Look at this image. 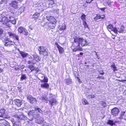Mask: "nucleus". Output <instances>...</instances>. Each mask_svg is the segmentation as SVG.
Returning a JSON list of instances; mask_svg holds the SVG:
<instances>
[{
    "instance_id": "obj_30",
    "label": "nucleus",
    "mask_w": 126,
    "mask_h": 126,
    "mask_svg": "<svg viewBox=\"0 0 126 126\" xmlns=\"http://www.w3.org/2000/svg\"><path fill=\"white\" fill-rule=\"evenodd\" d=\"M113 28V25H109L108 26L107 28L109 31H112Z\"/></svg>"
},
{
    "instance_id": "obj_39",
    "label": "nucleus",
    "mask_w": 126,
    "mask_h": 126,
    "mask_svg": "<svg viewBox=\"0 0 126 126\" xmlns=\"http://www.w3.org/2000/svg\"><path fill=\"white\" fill-rule=\"evenodd\" d=\"M125 111L122 112L121 113V115L119 117V118L120 119L123 118V116L124 115Z\"/></svg>"
},
{
    "instance_id": "obj_38",
    "label": "nucleus",
    "mask_w": 126,
    "mask_h": 126,
    "mask_svg": "<svg viewBox=\"0 0 126 126\" xmlns=\"http://www.w3.org/2000/svg\"><path fill=\"white\" fill-rule=\"evenodd\" d=\"M112 31H113L115 33H117L118 30L116 27H114V28H113Z\"/></svg>"
},
{
    "instance_id": "obj_63",
    "label": "nucleus",
    "mask_w": 126,
    "mask_h": 126,
    "mask_svg": "<svg viewBox=\"0 0 126 126\" xmlns=\"http://www.w3.org/2000/svg\"><path fill=\"white\" fill-rule=\"evenodd\" d=\"M21 68H24V66L23 65H22L21 67Z\"/></svg>"
},
{
    "instance_id": "obj_23",
    "label": "nucleus",
    "mask_w": 126,
    "mask_h": 126,
    "mask_svg": "<svg viewBox=\"0 0 126 126\" xmlns=\"http://www.w3.org/2000/svg\"><path fill=\"white\" fill-rule=\"evenodd\" d=\"M39 16V13H35L32 16V18L35 19H36L38 18V17Z\"/></svg>"
},
{
    "instance_id": "obj_32",
    "label": "nucleus",
    "mask_w": 126,
    "mask_h": 126,
    "mask_svg": "<svg viewBox=\"0 0 126 126\" xmlns=\"http://www.w3.org/2000/svg\"><path fill=\"white\" fill-rule=\"evenodd\" d=\"M65 82L67 84H69L71 82V81L70 79H68L65 80Z\"/></svg>"
},
{
    "instance_id": "obj_46",
    "label": "nucleus",
    "mask_w": 126,
    "mask_h": 126,
    "mask_svg": "<svg viewBox=\"0 0 126 126\" xmlns=\"http://www.w3.org/2000/svg\"><path fill=\"white\" fill-rule=\"evenodd\" d=\"M38 4H36L35 3H33V6L34 7H36L37 6H38V5H37Z\"/></svg>"
},
{
    "instance_id": "obj_14",
    "label": "nucleus",
    "mask_w": 126,
    "mask_h": 126,
    "mask_svg": "<svg viewBox=\"0 0 126 126\" xmlns=\"http://www.w3.org/2000/svg\"><path fill=\"white\" fill-rule=\"evenodd\" d=\"M49 99V102L51 107L53 105H56L57 101L56 99L53 98L51 99H50V98Z\"/></svg>"
},
{
    "instance_id": "obj_7",
    "label": "nucleus",
    "mask_w": 126,
    "mask_h": 126,
    "mask_svg": "<svg viewBox=\"0 0 126 126\" xmlns=\"http://www.w3.org/2000/svg\"><path fill=\"white\" fill-rule=\"evenodd\" d=\"M8 34L10 37L12 38H15L17 41V42L18 43H19V38L18 35L11 32H9Z\"/></svg>"
},
{
    "instance_id": "obj_4",
    "label": "nucleus",
    "mask_w": 126,
    "mask_h": 126,
    "mask_svg": "<svg viewBox=\"0 0 126 126\" xmlns=\"http://www.w3.org/2000/svg\"><path fill=\"white\" fill-rule=\"evenodd\" d=\"M39 51L40 54H42L44 56L47 55L48 54V49L43 46L39 47Z\"/></svg>"
},
{
    "instance_id": "obj_11",
    "label": "nucleus",
    "mask_w": 126,
    "mask_h": 126,
    "mask_svg": "<svg viewBox=\"0 0 126 126\" xmlns=\"http://www.w3.org/2000/svg\"><path fill=\"white\" fill-rule=\"evenodd\" d=\"M41 82H47L48 79L47 78H46L43 75L41 74L40 75V79H39Z\"/></svg>"
},
{
    "instance_id": "obj_58",
    "label": "nucleus",
    "mask_w": 126,
    "mask_h": 126,
    "mask_svg": "<svg viewBox=\"0 0 126 126\" xmlns=\"http://www.w3.org/2000/svg\"><path fill=\"white\" fill-rule=\"evenodd\" d=\"M17 88L18 89L21 90V87H18Z\"/></svg>"
},
{
    "instance_id": "obj_57",
    "label": "nucleus",
    "mask_w": 126,
    "mask_h": 126,
    "mask_svg": "<svg viewBox=\"0 0 126 126\" xmlns=\"http://www.w3.org/2000/svg\"><path fill=\"white\" fill-rule=\"evenodd\" d=\"M3 71V69L0 68V72L1 73V72H2Z\"/></svg>"
},
{
    "instance_id": "obj_61",
    "label": "nucleus",
    "mask_w": 126,
    "mask_h": 126,
    "mask_svg": "<svg viewBox=\"0 0 126 126\" xmlns=\"http://www.w3.org/2000/svg\"><path fill=\"white\" fill-rule=\"evenodd\" d=\"M29 28L31 29V30H32V28H31V26H30L29 27Z\"/></svg>"
},
{
    "instance_id": "obj_37",
    "label": "nucleus",
    "mask_w": 126,
    "mask_h": 126,
    "mask_svg": "<svg viewBox=\"0 0 126 126\" xmlns=\"http://www.w3.org/2000/svg\"><path fill=\"white\" fill-rule=\"evenodd\" d=\"M81 18L83 20V21L84 20H85L86 15H85L84 14H83L81 16Z\"/></svg>"
},
{
    "instance_id": "obj_59",
    "label": "nucleus",
    "mask_w": 126,
    "mask_h": 126,
    "mask_svg": "<svg viewBox=\"0 0 126 126\" xmlns=\"http://www.w3.org/2000/svg\"><path fill=\"white\" fill-rule=\"evenodd\" d=\"M91 97H92V98H94V95H92Z\"/></svg>"
},
{
    "instance_id": "obj_24",
    "label": "nucleus",
    "mask_w": 126,
    "mask_h": 126,
    "mask_svg": "<svg viewBox=\"0 0 126 126\" xmlns=\"http://www.w3.org/2000/svg\"><path fill=\"white\" fill-rule=\"evenodd\" d=\"M40 99L42 101L44 102L47 101V98L46 97V96L45 95H44L42 97H41L40 98Z\"/></svg>"
},
{
    "instance_id": "obj_5",
    "label": "nucleus",
    "mask_w": 126,
    "mask_h": 126,
    "mask_svg": "<svg viewBox=\"0 0 126 126\" xmlns=\"http://www.w3.org/2000/svg\"><path fill=\"white\" fill-rule=\"evenodd\" d=\"M18 31L20 33H22L25 35L27 36L28 34V32L27 30L23 27L21 26L19 27Z\"/></svg>"
},
{
    "instance_id": "obj_29",
    "label": "nucleus",
    "mask_w": 126,
    "mask_h": 126,
    "mask_svg": "<svg viewBox=\"0 0 126 126\" xmlns=\"http://www.w3.org/2000/svg\"><path fill=\"white\" fill-rule=\"evenodd\" d=\"M5 110L4 109H1L0 111V113L2 114L4 116H5Z\"/></svg>"
},
{
    "instance_id": "obj_54",
    "label": "nucleus",
    "mask_w": 126,
    "mask_h": 126,
    "mask_svg": "<svg viewBox=\"0 0 126 126\" xmlns=\"http://www.w3.org/2000/svg\"><path fill=\"white\" fill-rule=\"evenodd\" d=\"M92 97V95H88L87 96V98H92V97Z\"/></svg>"
},
{
    "instance_id": "obj_35",
    "label": "nucleus",
    "mask_w": 126,
    "mask_h": 126,
    "mask_svg": "<svg viewBox=\"0 0 126 126\" xmlns=\"http://www.w3.org/2000/svg\"><path fill=\"white\" fill-rule=\"evenodd\" d=\"M48 96V97L47 98V99L48 101L49 100V98H50V99H51L53 98V95L52 94H50Z\"/></svg>"
},
{
    "instance_id": "obj_3",
    "label": "nucleus",
    "mask_w": 126,
    "mask_h": 126,
    "mask_svg": "<svg viewBox=\"0 0 126 126\" xmlns=\"http://www.w3.org/2000/svg\"><path fill=\"white\" fill-rule=\"evenodd\" d=\"M55 4L54 1L53 0H48L45 1L43 3V5L45 6L46 8L52 7L54 6L53 5Z\"/></svg>"
},
{
    "instance_id": "obj_15",
    "label": "nucleus",
    "mask_w": 126,
    "mask_h": 126,
    "mask_svg": "<svg viewBox=\"0 0 126 126\" xmlns=\"http://www.w3.org/2000/svg\"><path fill=\"white\" fill-rule=\"evenodd\" d=\"M46 18L47 20L50 21V22H55V19L52 16H48L46 17Z\"/></svg>"
},
{
    "instance_id": "obj_25",
    "label": "nucleus",
    "mask_w": 126,
    "mask_h": 126,
    "mask_svg": "<svg viewBox=\"0 0 126 126\" xmlns=\"http://www.w3.org/2000/svg\"><path fill=\"white\" fill-rule=\"evenodd\" d=\"M34 59L33 60H35L36 62L39 61L40 60V58L39 57L35 55L33 56Z\"/></svg>"
},
{
    "instance_id": "obj_18",
    "label": "nucleus",
    "mask_w": 126,
    "mask_h": 126,
    "mask_svg": "<svg viewBox=\"0 0 126 126\" xmlns=\"http://www.w3.org/2000/svg\"><path fill=\"white\" fill-rule=\"evenodd\" d=\"M9 17L10 19L9 20V21L11 23V25L12 23L15 24L16 22V20L15 19L14 17L12 16H9Z\"/></svg>"
},
{
    "instance_id": "obj_51",
    "label": "nucleus",
    "mask_w": 126,
    "mask_h": 126,
    "mask_svg": "<svg viewBox=\"0 0 126 126\" xmlns=\"http://www.w3.org/2000/svg\"><path fill=\"white\" fill-rule=\"evenodd\" d=\"M0 117H3L4 118H7V116H4L2 114H1L0 115Z\"/></svg>"
},
{
    "instance_id": "obj_20",
    "label": "nucleus",
    "mask_w": 126,
    "mask_h": 126,
    "mask_svg": "<svg viewBox=\"0 0 126 126\" xmlns=\"http://www.w3.org/2000/svg\"><path fill=\"white\" fill-rule=\"evenodd\" d=\"M117 123L116 121L114 122L113 121L109 120L107 122V124L110 125L111 126L115 125V123Z\"/></svg>"
},
{
    "instance_id": "obj_26",
    "label": "nucleus",
    "mask_w": 126,
    "mask_h": 126,
    "mask_svg": "<svg viewBox=\"0 0 126 126\" xmlns=\"http://www.w3.org/2000/svg\"><path fill=\"white\" fill-rule=\"evenodd\" d=\"M111 67L113 68V69L114 72H115L117 70V69H116L117 67L115 66L114 63H113L112 64V65L111 66Z\"/></svg>"
},
{
    "instance_id": "obj_13",
    "label": "nucleus",
    "mask_w": 126,
    "mask_h": 126,
    "mask_svg": "<svg viewBox=\"0 0 126 126\" xmlns=\"http://www.w3.org/2000/svg\"><path fill=\"white\" fill-rule=\"evenodd\" d=\"M14 102L15 104L17 106L19 107L22 104V102L20 100L18 99H16L14 100Z\"/></svg>"
},
{
    "instance_id": "obj_49",
    "label": "nucleus",
    "mask_w": 126,
    "mask_h": 126,
    "mask_svg": "<svg viewBox=\"0 0 126 126\" xmlns=\"http://www.w3.org/2000/svg\"><path fill=\"white\" fill-rule=\"evenodd\" d=\"M65 28L66 26L65 25H64V26H63L61 28V29H62V30H64L65 29Z\"/></svg>"
},
{
    "instance_id": "obj_53",
    "label": "nucleus",
    "mask_w": 126,
    "mask_h": 126,
    "mask_svg": "<svg viewBox=\"0 0 126 126\" xmlns=\"http://www.w3.org/2000/svg\"><path fill=\"white\" fill-rule=\"evenodd\" d=\"M77 50V48H75L74 49H72V51L73 52H76Z\"/></svg>"
},
{
    "instance_id": "obj_10",
    "label": "nucleus",
    "mask_w": 126,
    "mask_h": 126,
    "mask_svg": "<svg viewBox=\"0 0 126 126\" xmlns=\"http://www.w3.org/2000/svg\"><path fill=\"white\" fill-rule=\"evenodd\" d=\"M55 45L58 48L60 53L61 54L63 53L64 51L63 48L60 46L57 43H55Z\"/></svg>"
},
{
    "instance_id": "obj_64",
    "label": "nucleus",
    "mask_w": 126,
    "mask_h": 126,
    "mask_svg": "<svg viewBox=\"0 0 126 126\" xmlns=\"http://www.w3.org/2000/svg\"><path fill=\"white\" fill-rule=\"evenodd\" d=\"M42 122H38V124H40V123H41Z\"/></svg>"
},
{
    "instance_id": "obj_47",
    "label": "nucleus",
    "mask_w": 126,
    "mask_h": 126,
    "mask_svg": "<svg viewBox=\"0 0 126 126\" xmlns=\"http://www.w3.org/2000/svg\"><path fill=\"white\" fill-rule=\"evenodd\" d=\"M59 10L58 9H57L54 10L53 11L56 12V13H58Z\"/></svg>"
},
{
    "instance_id": "obj_45",
    "label": "nucleus",
    "mask_w": 126,
    "mask_h": 126,
    "mask_svg": "<svg viewBox=\"0 0 126 126\" xmlns=\"http://www.w3.org/2000/svg\"><path fill=\"white\" fill-rule=\"evenodd\" d=\"M79 46V47H77V50H79L80 51H82V49Z\"/></svg>"
},
{
    "instance_id": "obj_16",
    "label": "nucleus",
    "mask_w": 126,
    "mask_h": 126,
    "mask_svg": "<svg viewBox=\"0 0 126 126\" xmlns=\"http://www.w3.org/2000/svg\"><path fill=\"white\" fill-rule=\"evenodd\" d=\"M35 111L34 113H33V114H32V116H34L33 115H38V112L40 113H41L42 112V110L38 108L36 109L35 110Z\"/></svg>"
},
{
    "instance_id": "obj_55",
    "label": "nucleus",
    "mask_w": 126,
    "mask_h": 126,
    "mask_svg": "<svg viewBox=\"0 0 126 126\" xmlns=\"http://www.w3.org/2000/svg\"><path fill=\"white\" fill-rule=\"evenodd\" d=\"M100 73L102 75H103L104 74V73L103 72V71H101L100 72Z\"/></svg>"
},
{
    "instance_id": "obj_48",
    "label": "nucleus",
    "mask_w": 126,
    "mask_h": 126,
    "mask_svg": "<svg viewBox=\"0 0 126 126\" xmlns=\"http://www.w3.org/2000/svg\"><path fill=\"white\" fill-rule=\"evenodd\" d=\"M3 30L2 29L0 28V35L3 32Z\"/></svg>"
},
{
    "instance_id": "obj_36",
    "label": "nucleus",
    "mask_w": 126,
    "mask_h": 126,
    "mask_svg": "<svg viewBox=\"0 0 126 126\" xmlns=\"http://www.w3.org/2000/svg\"><path fill=\"white\" fill-rule=\"evenodd\" d=\"M4 125L5 126H11L10 124L7 121L5 120Z\"/></svg>"
},
{
    "instance_id": "obj_27",
    "label": "nucleus",
    "mask_w": 126,
    "mask_h": 126,
    "mask_svg": "<svg viewBox=\"0 0 126 126\" xmlns=\"http://www.w3.org/2000/svg\"><path fill=\"white\" fill-rule=\"evenodd\" d=\"M5 121V120L4 119L0 120V126H4Z\"/></svg>"
},
{
    "instance_id": "obj_41",
    "label": "nucleus",
    "mask_w": 126,
    "mask_h": 126,
    "mask_svg": "<svg viewBox=\"0 0 126 126\" xmlns=\"http://www.w3.org/2000/svg\"><path fill=\"white\" fill-rule=\"evenodd\" d=\"M83 24L84 25V27H88V25L86 22L85 21L83 20Z\"/></svg>"
},
{
    "instance_id": "obj_34",
    "label": "nucleus",
    "mask_w": 126,
    "mask_h": 126,
    "mask_svg": "<svg viewBox=\"0 0 126 126\" xmlns=\"http://www.w3.org/2000/svg\"><path fill=\"white\" fill-rule=\"evenodd\" d=\"M82 103L84 105L88 104V103L87 101L85 99H83L82 100Z\"/></svg>"
},
{
    "instance_id": "obj_8",
    "label": "nucleus",
    "mask_w": 126,
    "mask_h": 126,
    "mask_svg": "<svg viewBox=\"0 0 126 126\" xmlns=\"http://www.w3.org/2000/svg\"><path fill=\"white\" fill-rule=\"evenodd\" d=\"M119 111V110L118 108H115L111 110V113L112 115L115 116L118 114Z\"/></svg>"
},
{
    "instance_id": "obj_40",
    "label": "nucleus",
    "mask_w": 126,
    "mask_h": 126,
    "mask_svg": "<svg viewBox=\"0 0 126 126\" xmlns=\"http://www.w3.org/2000/svg\"><path fill=\"white\" fill-rule=\"evenodd\" d=\"M35 110H32V111H30L29 113L28 114L29 115H32V114H33L34 111H35Z\"/></svg>"
},
{
    "instance_id": "obj_33",
    "label": "nucleus",
    "mask_w": 126,
    "mask_h": 126,
    "mask_svg": "<svg viewBox=\"0 0 126 126\" xmlns=\"http://www.w3.org/2000/svg\"><path fill=\"white\" fill-rule=\"evenodd\" d=\"M47 22H46L45 20H43L42 21L41 25L42 26H44L47 23Z\"/></svg>"
},
{
    "instance_id": "obj_42",
    "label": "nucleus",
    "mask_w": 126,
    "mask_h": 126,
    "mask_svg": "<svg viewBox=\"0 0 126 126\" xmlns=\"http://www.w3.org/2000/svg\"><path fill=\"white\" fill-rule=\"evenodd\" d=\"M101 16L99 15H97L95 17L94 19H98L100 18Z\"/></svg>"
},
{
    "instance_id": "obj_1",
    "label": "nucleus",
    "mask_w": 126,
    "mask_h": 126,
    "mask_svg": "<svg viewBox=\"0 0 126 126\" xmlns=\"http://www.w3.org/2000/svg\"><path fill=\"white\" fill-rule=\"evenodd\" d=\"M74 43L77 44L76 46L78 47L80 44L82 46H84L88 45L86 40L81 37H76L74 38Z\"/></svg>"
},
{
    "instance_id": "obj_43",
    "label": "nucleus",
    "mask_w": 126,
    "mask_h": 126,
    "mask_svg": "<svg viewBox=\"0 0 126 126\" xmlns=\"http://www.w3.org/2000/svg\"><path fill=\"white\" fill-rule=\"evenodd\" d=\"M7 0H2L0 2V3H6L7 1Z\"/></svg>"
},
{
    "instance_id": "obj_28",
    "label": "nucleus",
    "mask_w": 126,
    "mask_h": 126,
    "mask_svg": "<svg viewBox=\"0 0 126 126\" xmlns=\"http://www.w3.org/2000/svg\"><path fill=\"white\" fill-rule=\"evenodd\" d=\"M28 67L32 71L34 70L35 69V68L32 65H29L28 66Z\"/></svg>"
},
{
    "instance_id": "obj_19",
    "label": "nucleus",
    "mask_w": 126,
    "mask_h": 126,
    "mask_svg": "<svg viewBox=\"0 0 126 126\" xmlns=\"http://www.w3.org/2000/svg\"><path fill=\"white\" fill-rule=\"evenodd\" d=\"M48 26L51 29L54 28L56 26L55 22H50L48 24Z\"/></svg>"
},
{
    "instance_id": "obj_52",
    "label": "nucleus",
    "mask_w": 126,
    "mask_h": 126,
    "mask_svg": "<svg viewBox=\"0 0 126 126\" xmlns=\"http://www.w3.org/2000/svg\"><path fill=\"white\" fill-rule=\"evenodd\" d=\"M105 9H106V8L105 7L99 8V9L103 11H104V10H105Z\"/></svg>"
},
{
    "instance_id": "obj_31",
    "label": "nucleus",
    "mask_w": 126,
    "mask_h": 126,
    "mask_svg": "<svg viewBox=\"0 0 126 126\" xmlns=\"http://www.w3.org/2000/svg\"><path fill=\"white\" fill-rule=\"evenodd\" d=\"M26 79V77L25 75L23 74L22 75L21 77L20 78L21 80H25Z\"/></svg>"
},
{
    "instance_id": "obj_12",
    "label": "nucleus",
    "mask_w": 126,
    "mask_h": 126,
    "mask_svg": "<svg viewBox=\"0 0 126 126\" xmlns=\"http://www.w3.org/2000/svg\"><path fill=\"white\" fill-rule=\"evenodd\" d=\"M10 6L15 9H18V2L16 1H13L10 4Z\"/></svg>"
},
{
    "instance_id": "obj_56",
    "label": "nucleus",
    "mask_w": 126,
    "mask_h": 126,
    "mask_svg": "<svg viewBox=\"0 0 126 126\" xmlns=\"http://www.w3.org/2000/svg\"><path fill=\"white\" fill-rule=\"evenodd\" d=\"M105 17L104 15H103L102 16H101L100 18H103Z\"/></svg>"
},
{
    "instance_id": "obj_60",
    "label": "nucleus",
    "mask_w": 126,
    "mask_h": 126,
    "mask_svg": "<svg viewBox=\"0 0 126 126\" xmlns=\"http://www.w3.org/2000/svg\"><path fill=\"white\" fill-rule=\"evenodd\" d=\"M83 53H82V52H80V55H83Z\"/></svg>"
},
{
    "instance_id": "obj_21",
    "label": "nucleus",
    "mask_w": 126,
    "mask_h": 126,
    "mask_svg": "<svg viewBox=\"0 0 126 126\" xmlns=\"http://www.w3.org/2000/svg\"><path fill=\"white\" fill-rule=\"evenodd\" d=\"M20 54L23 58L26 57L27 56H28L29 55L28 54L22 51H20Z\"/></svg>"
},
{
    "instance_id": "obj_6",
    "label": "nucleus",
    "mask_w": 126,
    "mask_h": 126,
    "mask_svg": "<svg viewBox=\"0 0 126 126\" xmlns=\"http://www.w3.org/2000/svg\"><path fill=\"white\" fill-rule=\"evenodd\" d=\"M27 98L30 102L32 104L35 103H36V100L31 95H27Z\"/></svg>"
},
{
    "instance_id": "obj_2",
    "label": "nucleus",
    "mask_w": 126,
    "mask_h": 126,
    "mask_svg": "<svg viewBox=\"0 0 126 126\" xmlns=\"http://www.w3.org/2000/svg\"><path fill=\"white\" fill-rule=\"evenodd\" d=\"M0 21L5 28H8L11 26V23L9 21L8 18L4 16H1L0 17Z\"/></svg>"
},
{
    "instance_id": "obj_62",
    "label": "nucleus",
    "mask_w": 126,
    "mask_h": 126,
    "mask_svg": "<svg viewBox=\"0 0 126 126\" xmlns=\"http://www.w3.org/2000/svg\"><path fill=\"white\" fill-rule=\"evenodd\" d=\"M31 63V61H28V63L29 64V63Z\"/></svg>"
},
{
    "instance_id": "obj_50",
    "label": "nucleus",
    "mask_w": 126,
    "mask_h": 126,
    "mask_svg": "<svg viewBox=\"0 0 126 126\" xmlns=\"http://www.w3.org/2000/svg\"><path fill=\"white\" fill-rule=\"evenodd\" d=\"M119 81L122 82H124V81H126V80H119Z\"/></svg>"
},
{
    "instance_id": "obj_17",
    "label": "nucleus",
    "mask_w": 126,
    "mask_h": 126,
    "mask_svg": "<svg viewBox=\"0 0 126 126\" xmlns=\"http://www.w3.org/2000/svg\"><path fill=\"white\" fill-rule=\"evenodd\" d=\"M14 42L12 41H6L5 44L4 45L6 46H10L11 45H14Z\"/></svg>"
},
{
    "instance_id": "obj_22",
    "label": "nucleus",
    "mask_w": 126,
    "mask_h": 126,
    "mask_svg": "<svg viewBox=\"0 0 126 126\" xmlns=\"http://www.w3.org/2000/svg\"><path fill=\"white\" fill-rule=\"evenodd\" d=\"M124 29V27L123 26H121L120 27L118 28V32L119 33H122L123 32Z\"/></svg>"
},
{
    "instance_id": "obj_9",
    "label": "nucleus",
    "mask_w": 126,
    "mask_h": 126,
    "mask_svg": "<svg viewBox=\"0 0 126 126\" xmlns=\"http://www.w3.org/2000/svg\"><path fill=\"white\" fill-rule=\"evenodd\" d=\"M47 82H42V83L40 85L41 87L42 88H44L46 89L49 88V85L47 83Z\"/></svg>"
},
{
    "instance_id": "obj_44",
    "label": "nucleus",
    "mask_w": 126,
    "mask_h": 126,
    "mask_svg": "<svg viewBox=\"0 0 126 126\" xmlns=\"http://www.w3.org/2000/svg\"><path fill=\"white\" fill-rule=\"evenodd\" d=\"M93 0H86V2L87 3H90Z\"/></svg>"
}]
</instances>
